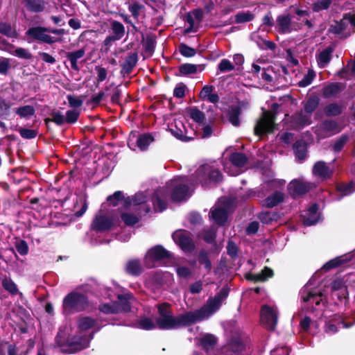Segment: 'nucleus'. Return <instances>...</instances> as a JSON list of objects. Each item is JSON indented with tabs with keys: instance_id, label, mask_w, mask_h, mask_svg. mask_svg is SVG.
Wrapping results in <instances>:
<instances>
[{
	"instance_id": "obj_42",
	"label": "nucleus",
	"mask_w": 355,
	"mask_h": 355,
	"mask_svg": "<svg viewBox=\"0 0 355 355\" xmlns=\"http://www.w3.org/2000/svg\"><path fill=\"white\" fill-rule=\"evenodd\" d=\"M279 218V215L275 211H266L262 212L259 214V218L263 223H270L273 220H277Z\"/></svg>"
},
{
	"instance_id": "obj_15",
	"label": "nucleus",
	"mask_w": 355,
	"mask_h": 355,
	"mask_svg": "<svg viewBox=\"0 0 355 355\" xmlns=\"http://www.w3.org/2000/svg\"><path fill=\"white\" fill-rule=\"evenodd\" d=\"M301 295L304 302H308L311 304H315V306H313V310H318L324 305L322 295L321 293L309 291L307 286L302 290Z\"/></svg>"
},
{
	"instance_id": "obj_20",
	"label": "nucleus",
	"mask_w": 355,
	"mask_h": 355,
	"mask_svg": "<svg viewBox=\"0 0 355 355\" xmlns=\"http://www.w3.org/2000/svg\"><path fill=\"white\" fill-rule=\"evenodd\" d=\"M332 173L333 168L322 161L316 162L313 167V175L321 180H326L330 178Z\"/></svg>"
},
{
	"instance_id": "obj_25",
	"label": "nucleus",
	"mask_w": 355,
	"mask_h": 355,
	"mask_svg": "<svg viewBox=\"0 0 355 355\" xmlns=\"http://www.w3.org/2000/svg\"><path fill=\"white\" fill-rule=\"evenodd\" d=\"M332 295L339 300L345 298L347 295V287L342 279H336L331 284Z\"/></svg>"
},
{
	"instance_id": "obj_58",
	"label": "nucleus",
	"mask_w": 355,
	"mask_h": 355,
	"mask_svg": "<svg viewBox=\"0 0 355 355\" xmlns=\"http://www.w3.org/2000/svg\"><path fill=\"white\" fill-rule=\"evenodd\" d=\"M138 327L145 330H150L155 327V324L150 319L145 318L139 320Z\"/></svg>"
},
{
	"instance_id": "obj_24",
	"label": "nucleus",
	"mask_w": 355,
	"mask_h": 355,
	"mask_svg": "<svg viewBox=\"0 0 355 355\" xmlns=\"http://www.w3.org/2000/svg\"><path fill=\"white\" fill-rule=\"evenodd\" d=\"M248 103L242 102L238 106L231 107L228 112V119L234 126H239L240 125L239 116L241 114V109L248 107Z\"/></svg>"
},
{
	"instance_id": "obj_17",
	"label": "nucleus",
	"mask_w": 355,
	"mask_h": 355,
	"mask_svg": "<svg viewBox=\"0 0 355 355\" xmlns=\"http://www.w3.org/2000/svg\"><path fill=\"white\" fill-rule=\"evenodd\" d=\"M311 188V184L301 179L295 180L290 182L288 190L293 196L301 195L307 192Z\"/></svg>"
},
{
	"instance_id": "obj_9",
	"label": "nucleus",
	"mask_w": 355,
	"mask_h": 355,
	"mask_svg": "<svg viewBox=\"0 0 355 355\" xmlns=\"http://www.w3.org/2000/svg\"><path fill=\"white\" fill-rule=\"evenodd\" d=\"M276 28L281 33H290L293 31L301 29V26L293 21L289 14L279 15L276 19Z\"/></svg>"
},
{
	"instance_id": "obj_31",
	"label": "nucleus",
	"mask_w": 355,
	"mask_h": 355,
	"mask_svg": "<svg viewBox=\"0 0 355 355\" xmlns=\"http://www.w3.org/2000/svg\"><path fill=\"white\" fill-rule=\"evenodd\" d=\"M217 339L211 334H206L200 339V343L207 354L214 350Z\"/></svg>"
},
{
	"instance_id": "obj_16",
	"label": "nucleus",
	"mask_w": 355,
	"mask_h": 355,
	"mask_svg": "<svg viewBox=\"0 0 355 355\" xmlns=\"http://www.w3.org/2000/svg\"><path fill=\"white\" fill-rule=\"evenodd\" d=\"M341 128L334 121H326L315 130V134L319 138H325L339 132Z\"/></svg>"
},
{
	"instance_id": "obj_34",
	"label": "nucleus",
	"mask_w": 355,
	"mask_h": 355,
	"mask_svg": "<svg viewBox=\"0 0 355 355\" xmlns=\"http://www.w3.org/2000/svg\"><path fill=\"white\" fill-rule=\"evenodd\" d=\"M341 90L340 85L338 83H332L326 86L323 89V95L325 97H334L337 95Z\"/></svg>"
},
{
	"instance_id": "obj_37",
	"label": "nucleus",
	"mask_w": 355,
	"mask_h": 355,
	"mask_svg": "<svg viewBox=\"0 0 355 355\" xmlns=\"http://www.w3.org/2000/svg\"><path fill=\"white\" fill-rule=\"evenodd\" d=\"M137 62V55L136 53H132L125 58L123 64V69L127 72H130L136 65Z\"/></svg>"
},
{
	"instance_id": "obj_23",
	"label": "nucleus",
	"mask_w": 355,
	"mask_h": 355,
	"mask_svg": "<svg viewBox=\"0 0 355 355\" xmlns=\"http://www.w3.org/2000/svg\"><path fill=\"white\" fill-rule=\"evenodd\" d=\"M211 218L220 225H223L227 218V210L225 207L217 205L210 211Z\"/></svg>"
},
{
	"instance_id": "obj_32",
	"label": "nucleus",
	"mask_w": 355,
	"mask_h": 355,
	"mask_svg": "<svg viewBox=\"0 0 355 355\" xmlns=\"http://www.w3.org/2000/svg\"><path fill=\"white\" fill-rule=\"evenodd\" d=\"M351 254H345L340 257H338L334 259L330 260L327 263H326L323 268L326 270H330L331 268H336L338 266L342 265L343 263L349 261L352 259Z\"/></svg>"
},
{
	"instance_id": "obj_57",
	"label": "nucleus",
	"mask_w": 355,
	"mask_h": 355,
	"mask_svg": "<svg viewBox=\"0 0 355 355\" xmlns=\"http://www.w3.org/2000/svg\"><path fill=\"white\" fill-rule=\"evenodd\" d=\"M186 21L190 25V26L186 29V33L196 31V27L198 25L199 23L190 12L188 13L186 16Z\"/></svg>"
},
{
	"instance_id": "obj_59",
	"label": "nucleus",
	"mask_w": 355,
	"mask_h": 355,
	"mask_svg": "<svg viewBox=\"0 0 355 355\" xmlns=\"http://www.w3.org/2000/svg\"><path fill=\"white\" fill-rule=\"evenodd\" d=\"M67 100L69 104V106L73 108H78L83 105V100L78 96L68 95Z\"/></svg>"
},
{
	"instance_id": "obj_47",
	"label": "nucleus",
	"mask_w": 355,
	"mask_h": 355,
	"mask_svg": "<svg viewBox=\"0 0 355 355\" xmlns=\"http://www.w3.org/2000/svg\"><path fill=\"white\" fill-rule=\"evenodd\" d=\"M254 19V15L250 12H240L235 15V21L236 23H244L250 21Z\"/></svg>"
},
{
	"instance_id": "obj_7",
	"label": "nucleus",
	"mask_w": 355,
	"mask_h": 355,
	"mask_svg": "<svg viewBox=\"0 0 355 355\" xmlns=\"http://www.w3.org/2000/svg\"><path fill=\"white\" fill-rule=\"evenodd\" d=\"M261 320L266 329L274 330L278 320L277 306L263 305L261 311Z\"/></svg>"
},
{
	"instance_id": "obj_41",
	"label": "nucleus",
	"mask_w": 355,
	"mask_h": 355,
	"mask_svg": "<svg viewBox=\"0 0 355 355\" xmlns=\"http://www.w3.org/2000/svg\"><path fill=\"white\" fill-rule=\"evenodd\" d=\"M0 33L7 37L13 38H16L18 35L16 30L6 23H0Z\"/></svg>"
},
{
	"instance_id": "obj_13",
	"label": "nucleus",
	"mask_w": 355,
	"mask_h": 355,
	"mask_svg": "<svg viewBox=\"0 0 355 355\" xmlns=\"http://www.w3.org/2000/svg\"><path fill=\"white\" fill-rule=\"evenodd\" d=\"M48 28L41 26H35L30 28L27 31L26 34L34 40H40L50 44L60 41L59 39L46 34Z\"/></svg>"
},
{
	"instance_id": "obj_60",
	"label": "nucleus",
	"mask_w": 355,
	"mask_h": 355,
	"mask_svg": "<svg viewBox=\"0 0 355 355\" xmlns=\"http://www.w3.org/2000/svg\"><path fill=\"white\" fill-rule=\"evenodd\" d=\"M17 252L21 255H26L28 252V246L25 241L20 240L16 242L15 244Z\"/></svg>"
},
{
	"instance_id": "obj_30",
	"label": "nucleus",
	"mask_w": 355,
	"mask_h": 355,
	"mask_svg": "<svg viewBox=\"0 0 355 355\" xmlns=\"http://www.w3.org/2000/svg\"><path fill=\"white\" fill-rule=\"evenodd\" d=\"M24 3L27 10L34 12H40L45 8V2L43 0H24Z\"/></svg>"
},
{
	"instance_id": "obj_54",
	"label": "nucleus",
	"mask_w": 355,
	"mask_h": 355,
	"mask_svg": "<svg viewBox=\"0 0 355 355\" xmlns=\"http://www.w3.org/2000/svg\"><path fill=\"white\" fill-rule=\"evenodd\" d=\"M2 285L6 291H9L12 294H17L18 291L17 285L11 279H3Z\"/></svg>"
},
{
	"instance_id": "obj_40",
	"label": "nucleus",
	"mask_w": 355,
	"mask_h": 355,
	"mask_svg": "<svg viewBox=\"0 0 355 355\" xmlns=\"http://www.w3.org/2000/svg\"><path fill=\"white\" fill-rule=\"evenodd\" d=\"M15 112L21 118H27L35 114V109L31 105H25L17 108Z\"/></svg>"
},
{
	"instance_id": "obj_19",
	"label": "nucleus",
	"mask_w": 355,
	"mask_h": 355,
	"mask_svg": "<svg viewBox=\"0 0 355 355\" xmlns=\"http://www.w3.org/2000/svg\"><path fill=\"white\" fill-rule=\"evenodd\" d=\"M172 135L176 138L184 141H187L191 139V137L187 135V130L180 119H175L173 125H172L170 128Z\"/></svg>"
},
{
	"instance_id": "obj_61",
	"label": "nucleus",
	"mask_w": 355,
	"mask_h": 355,
	"mask_svg": "<svg viewBox=\"0 0 355 355\" xmlns=\"http://www.w3.org/2000/svg\"><path fill=\"white\" fill-rule=\"evenodd\" d=\"M180 51L181 54L186 57L194 56L196 53V50L186 44H181L180 46Z\"/></svg>"
},
{
	"instance_id": "obj_52",
	"label": "nucleus",
	"mask_w": 355,
	"mask_h": 355,
	"mask_svg": "<svg viewBox=\"0 0 355 355\" xmlns=\"http://www.w3.org/2000/svg\"><path fill=\"white\" fill-rule=\"evenodd\" d=\"M272 275H273L272 270L270 268L266 267L261 271V273L254 275V280L256 281V282H257V281H265L268 278L271 277Z\"/></svg>"
},
{
	"instance_id": "obj_33",
	"label": "nucleus",
	"mask_w": 355,
	"mask_h": 355,
	"mask_svg": "<svg viewBox=\"0 0 355 355\" xmlns=\"http://www.w3.org/2000/svg\"><path fill=\"white\" fill-rule=\"evenodd\" d=\"M283 200L284 194L282 192L277 191L266 198L265 205L268 207H273L282 202Z\"/></svg>"
},
{
	"instance_id": "obj_28",
	"label": "nucleus",
	"mask_w": 355,
	"mask_h": 355,
	"mask_svg": "<svg viewBox=\"0 0 355 355\" xmlns=\"http://www.w3.org/2000/svg\"><path fill=\"white\" fill-rule=\"evenodd\" d=\"M214 89L212 85H205L200 92V97L202 99L207 100L210 103H216L219 101V96L217 94H214Z\"/></svg>"
},
{
	"instance_id": "obj_36",
	"label": "nucleus",
	"mask_w": 355,
	"mask_h": 355,
	"mask_svg": "<svg viewBox=\"0 0 355 355\" xmlns=\"http://www.w3.org/2000/svg\"><path fill=\"white\" fill-rule=\"evenodd\" d=\"M111 29L113 35L121 40L125 34V28L123 25L117 21L111 23Z\"/></svg>"
},
{
	"instance_id": "obj_12",
	"label": "nucleus",
	"mask_w": 355,
	"mask_h": 355,
	"mask_svg": "<svg viewBox=\"0 0 355 355\" xmlns=\"http://www.w3.org/2000/svg\"><path fill=\"white\" fill-rule=\"evenodd\" d=\"M174 241L184 252H191L194 249V243L189 233L184 230H178L173 234Z\"/></svg>"
},
{
	"instance_id": "obj_3",
	"label": "nucleus",
	"mask_w": 355,
	"mask_h": 355,
	"mask_svg": "<svg viewBox=\"0 0 355 355\" xmlns=\"http://www.w3.org/2000/svg\"><path fill=\"white\" fill-rule=\"evenodd\" d=\"M196 177L197 182L202 187H208L211 183H217L222 180V175L216 162L200 166L196 171Z\"/></svg>"
},
{
	"instance_id": "obj_49",
	"label": "nucleus",
	"mask_w": 355,
	"mask_h": 355,
	"mask_svg": "<svg viewBox=\"0 0 355 355\" xmlns=\"http://www.w3.org/2000/svg\"><path fill=\"white\" fill-rule=\"evenodd\" d=\"M332 0H318L313 5V10L314 12H320L327 10L330 6Z\"/></svg>"
},
{
	"instance_id": "obj_8",
	"label": "nucleus",
	"mask_w": 355,
	"mask_h": 355,
	"mask_svg": "<svg viewBox=\"0 0 355 355\" xmlns=\"http://www.w3.org/2000/svg\"><path fill=\"white\" fill-rule=\"evenodd\" d=\"M319 104L318 98L313 96L309 98L304 104L306 114L300 113L295 116L296 123L299 126H304L311 123L310 114L312 113Z\"/></svg>"
},
{
	"instance_id": "obj_50",
	"label": "nucleus",
	"mask_w": 355,
	"mask_h": 355,
	"mask_svg": "<svg viewBox=\"0 0 355 355\" xmlns=\"http://www.w3.org/2000/svg\"><path fill=\"white\" fill-rule=\"evenodd\" d=\"M338 191L342 194V196L349 195L355 191V183L350 182L347 184H340L338 186Z\"/></svg>"
},
{
	"instance_id": "obj_63",
	"label": "nucleus",
	"mask_w": 355,
	"mask_h": 355,
	"mask_svg": "<svg viewBox=\"0 0 355 355\" xmlns=\"http://www.w3.org/2000/svg\"><path fill=\"white\" fill-rule=\"evenodd\" d=\"M315 78V73L313 71H309L308 73L299 82L300 87H304L309 85Z\"/></svg>"
},
{
	"instance_id": "obj_22",
	"label": "nucleus",
	"mask_w": 355,
	"mask_h": 355,
	"mask_svg": "<svg viewBox=\"0 0 355 355\" xmlns=\"http://www.w3.org/2000/svg\"><path fill=\"white\" fill-rule=\"evenodd\" d=\"M114 224V220L103 216H96L92 223V227L97 231L109 230Z\"/></svg>"
},
{
	"instance_id": "obj_48",
	"label": "nucleus",
	"mask_w": 355,
	"mask_h": 355,
	"mask_svg": "<svg viewBox=\"0 0 355 355\" xmlns=\"http://www.w3.org/2000/svg\"><path fill=\"white\" fill-rule=\"evenodd\" d=\"M46 121H53L58 125H62L66 123L64 115L60 111L53 112L51 113V119H49Z\"/></svg>"
},
{
	"instance_id": "obj_64",
	"label": "nucleus",
	"mask_w": 355,
	"mask_h": 355,
	"mask_svg": "<svg viewBox=\"0 0 355 355\" xmlns=\"http://www.w3.org/2000/svg\"><path fill=\"white\" fill-rule=\"evenodd\" d=\"M294 150L297 157L300 159H303L306 156V151L303 146L299 143L294 145Z\"/></svg>"
},
{
	"instance_id": "obj_4",
	"label": "nucleus",
	"mask_w": 355,
	"mask_h": 355,
	"mask_svg": "<svg viewBox=\"0 0 355 355\" xmlns=\"http://www.w3.org/2000/svg\"><path fill=\"white\" fill-rule=\"evenodd\" d=\"M88 305L87 298L85 295L71 292L63 300L62 308L65 314H70L73 312L82 311Z\"/></svg>"
},
{
	"instance_id": "obj_10",
	"label": "nucleus",
	"mask_w": 355,
	"mask_h": 355,
	"mask_svg": "<svg viewBox=\"0 0 355 355\" xmlns=\"http://www.w3.org/2000/svg\"><path fill=\"white\" fill-rule=\"evenodd\" d=\"M153 141L154 139L150 134L133 135L129 137L128 144L129 148L133 150L138 148L143 151L146 150Z\"/></svg>"
},
{
	"instance_id": "obj_51",
	"label": "nucleus",
	"mask_w": 355,
	"mask_h": 355,
	"mask_svg": "<svg viewBox=\"0 0 355 355\" xmlns=\"http://www.w3.org/2000/svg\"><path fill=\"white\" fill-rule=\"evenodd\" d=\"M198 261L201 265H203L205 268L209 272L211 269V263L207 254L201 251L199 254Z\"/></svg>"
},
{
	"instance_id": "obj_44",
	"label": "nucleus",
	"mask_w": 355,
	"mask_h": 355,
	"mask_svg": "<svg viewBox=\"0 0 355 355\" xmlns=\"http://www.w3.org/2000/svg\"><path fill=\"white\" fill-rule=\"evenodd\" d=\"M343 107L338 104L332 103L324 108V112L327 116H336L342 112Z\"/></svg>"
},
{
	"instance_id": "obj_56",
	"label": "nucleus",
	"mask_w": 355,
	"mask_h": 355,
	"mask_svg": "<svg viewBox=\"0 0 355 355\" xmlns=\"http://www.w3.org/2000/svg\"><path fill=\"white\" fill-rule=\"evenodd\" d=\"M80 115V112L75 110H68L66 112V123H74L78 121V116Z\"/></svg>"
},
{
	"instance_id": "obj_21",
	"label": "nucleus",
	"mask_w": 355,
	"mask_h": 355,
	"mask_svg": "<svg viewBox=\"0 0 355 355\" xmlns=\"http://www.w3.org/2000/svg\"><path fill=\"white\" fill-rule=\"evenodd\" d=\"M318 207L317 205H312L307 210H305L302 214V217L305 225H315L320 219L319 214L318 213Z\"/></svg>"
},
{
	"instance_id": "obj_26",
	"label": "nucleus",
	"mask_w": 355,
	"mask_h": 355,
	"mask_svg": "<svg viewBox=\"0 0 355 355\" xmlns=\"http://www.w3.org/2000/svg\"><path fill=\"white\" fill-rule=\"evenodd\" d=\"M93 338V335L90 334L89 336L84 335V336L76 338H75L73 340L70 344V347L71 348V352H75L79 350H82L88 347L89 341Z\"/></svg>"
},
{
	"instance_id": "obj_53",
	"label": "nucleus",
	"mask_w": 355,
	"mask_h": 355,
	"mask_svg": "<svg viewBox=\"0 0 355 355\" xmlns=\"http://www.w3.org/2000/svg\"><path fill=\"white\" fill-rule=\"evenodd\" d=\"M19 132L23 138L28 139H33L37 135V131L36 130L28 129L25 128H19Z\"/></svg>"
},
{
	"instance_id": "obj_5",
	"label": "nucleus",
	"mask_w": 355,
	"mask_h": 355,
	"mask_svg": "<svg viewBox=\"0 0 355 355\" xmlns=\"http://www.w3.org/2000/svg\"><path fill=\"white\" fill-rule=\"evenodd\" d=\"M246 156L241 153H232L228 161L223 163L224 171L230 175L236 176L240 174L247 163Z\"/></svg>"
},
{
	"instance_id": "obj_39",
	"label": "nucleus",
	"mask_w": 355,
	"mask_h": 355,
	"mask_svg": "<svg viewBox=\"0 0 355 355\" xmlns=\"http://www.w3.org/2000/svg\"><path fill=\"white\" fill-rule=\"evenodd\" d=\"M198 70H201L200 67L193 64H184L179 68L180 73L183 75L193 74Z\"/></svg>"
},
{
	"instance_id": "obj_27",
	"label": "nucleus",
	"mask_w": 355,
	"mask_h": 355,
	"mask_svg": "<svg viewBox=\"0 0 355 355\" xmlns=\"http://www.w3.org/2000/svg\"><path fill=\"white\" fill-rule=\"evenodd\" d=\"M295 14L297 15V24L301 26V28L302 26H306L308 28H312L313 24L311 21L309 19L311 12L308 10H302L299 8H295Z\"/></svg>"
},
{
	"instance_id": "obj_29",
	"label": "nucleus",
	"mask_w": 355,
	"mask_h": 355,
	"mask_svg": "<svg viewBox=\"0 0 355 355\" xmlns=\"http://www.w3.org/2000/svg\"><path fill=\"white\" fill-rule=\"evenodd\" d=\"M85 54V51L83 49H78L76 51L68 52L67 53V58L70 61L71 67L73 69L78 71L79 69L78 66V60L82 58Z\"/></svg>"
},
{
	"instance_id": "obj_11",
	"label": "nucleus",
	"mask_w": 355,
	"mask_h": 355,
	"mask_svg": "<svg viewBox=\"0 0 355 355\" xmlns=\"http://www.w3.org/2000/svg\"><path fill=\"white\" fill-rule=\"evenodd\" d=\"M168 252L161 245L155 246L148 251L144 261L146 267L153 268L155 266V262L162 259L167 257Z\"/></svg>"
},
{
	"instance_id": "obj_62",
	"label": "nucleus",
	"mask_w": 355,
	"mask_h": 355,
	"mask_svg": "<svg viewBox=\"0 0 355 355\" xmlns=\"http://www.w3.org/2000/svg\"><path fill=\"white\" fill-rule=\"evenodd\" d=\"M121 218L127 225H133L138 222V218L131 214H122Z\"/></svg>"
},
{
	"instance_id": "obj_55",
	"label": "nucleus",
	"mask_w": 355,
	"mask_h": 355,
	"mask_svg": "<svg viewBox=\"0 0 355 355\" xmlns=\"http://www.w3.org/2000/svg\"><path fill=\"white\" fill-rule=\"evenodd\" d=\"M218 70L221 72H227L232 71L234 69V66L230 60L227 59H223L218 64Z\"/></svg>"
},
{
	"instance_id": "obj_6",
	"label": "nucleus",
	"mask_w": 355,
	"mask_h": 355,
	"mask_svg": "<svg viewBox=\"0 0 355 355\" xmlns=\"http://www.w3.org/2000/svg\"><path fill=\"white\" fill-rule=\"evenodd\" d=\"M132 297L130 294L119 295V301L117 302L102 304L100 306L99 309L106 314L128 312L130 310V300Z\"/></svg>"
},
{
	"instance_id": "obj_43",
	"label": "nucleus",
	"mask_w": 355,
	"mask_h": 355,
	"mask_svg": "<svg viewBox=\"0 0 355 355\" xmlns=\"http://www.w3.org/2000/svg\"><path fill=\"white\" fill-rule=\"evenodd\" d=\"M9 53L11 55L21 59L30 60L32 58V54L29 52V51L21 47L16 48L14 50H10L9 51Z\"/></svg>"
},
{
	"instance_id": "obj_45",
	"label": "nucleus",
	"mask_w": 355,
	"mask_h": 355,
	"mask_svg": "<svg viewBox=\"0 0 355 355\" xmlns=\"http://www.w3.org/2000/svg\"><path fill=\"white\" fill-rule=\"evenodd\" d=\"M331 59V51L328 49L322 51L318 57V63L320 67H324Z\"/></svg>"
},
{
	"instance_id": "obj_1",
	"label": "nucleus",
	"mask_w": 355,
	"mask_h": 355,
	"mask_svg": "<svg viewBox=\"0 0 355 355\" xmlns=\"http://www.w3.org/2000/svg\"><path fill=\"white\" fill-rule=\"evenodd\" d=\"M189 180L185 177H177L171 180L166 184V186L159 189L153 195L146 193H137L131 198H123L121 191H116L112 196L107 198V201L113 207L123 205L125 207L140 206L139 214H146L150 211L151 206L153 205L156 211H162L166 207V200L171 193L173 201L181 202L187 200L190 196L191 192L188 188Z\"/></svg>"
},
{
	"instance_id": "obj_38",
	"label": "nucleus",
	"mask_w": 355,
	"mask_h": 355,
	"mask_svg": "<svg viewBox=\"0 0 355 355\" xmlns=\"http://www.w3.org/2000/svg\"><path fill=\"white\" fill-rule=\"evenodd\" d=\"M126 270L128 273L137 275L141 272V266L138 260L129 261L126 266Z\"/></svg>"
},
{
	"instance_id": "obj_35",
	"label": "nucleus",
	"mask_w": 355,
	"mask_h": 355,
	"mask_svg": "<svg viewBox=\"0 0 355 355\" xmlns=\"http://www.w3.org/2000/svg\"><path fill=\"white\" fill-rule=\"evenodd\" d=\"M190 117L199 125H204L205 116L202 112L196 107H192L189 111Z\"/></svg>"
},
{
	"instance_id": "obj_14",
	"label": "nucleus",
	"mask_w": 355,
	"mask_h": 355,
	"mask_svg": "<svg viewBox=\"0 0 355 355\" xmlns=\"http://www.w3.org/2000/svg\"><path fill=\"white\" fill-rule=\"evenodd\" d=\"M274 126V115L272 113L266 112L263 113L261 119L257 122L254 128L257 135L271 132Z\"/></svg>"
},
{
	"instance_id": "obj_46",
	"label": "nucleus",
	"mask_w": 355,
	"mask_h": 355,
	"mask_svg": "<svg viewBox=\"0 0 355 355\" xmlns=\"http://www.w3.org/2000/svg\"><path fill=\"white\" fill-rule=\"evenodd\" d=\"M349 140V137L346 135H341L338 139L334 141L333 150L335 152H340Z\"/></svg>"
},
{
	"instance_id": "obj_2",
	"label": "nucleus",
	"mask_w": 355,
	"mask_h": 355,
	"mask_svg": "<svg viewBox=\"0 0 355 355\" xmlns=\"http://www.w3.org/2000/svg\"><path fill=\"white\" fill-rule=\"evenodd\" d=\"M227 295V291L223 288L214 297H210L200 309L178 316L171 314L166 304H161L158 306L159 318L157 320V324L159 329H171L206 320L220 309Z\"/></svg>"
},
{
	"instance_id": "obj_18",
	"label": "nucleus",
	"mask_w": 355,
	"mask_h": 355,
	"mask_svg": "<svg viewBox=\"0 0 355 355\" xmlns=\"http://www.w3.org/2000/svg\"><path fill=\"white\" fill-rule=\"evenodd\" d=\"M98 319H93L90 317H80L78 320V328L80 333L85 332L94 328L95 331H98L101 326L98 324Z\"/></svg>"
}]
</instances>
